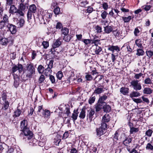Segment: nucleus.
I'll return each mask as SVG.
<instances>
[{"label":"nucleus","mask_w":153,"mask_h":153,"mask_svg":"<svg viewBox=\"0 0 153 153\" xmlns=\"http://www.w3.org/2000/svg\"><path fill=\"white\" fill-rule=\"evenodd\" d=\"M27 122L26 120H24L21 122L20 128L22 132L20 135L21 136L23 135L24 138L25 139L26 141L32 139L33 135V132L27 127Z\"/></svg>","instance_id":"nucleus-1"},{"label":"nucleus","mask_w":153,"mask_h":153,"mask_svg":"<svg viewBox=\"0 0 153 153\" xmlns=\"http://www.w3.org/2000/svg\"><path fill=\"white\" fill-rule=\"evenodd\" d=\"M108 50L112 52V53L111 54V57L112 62H114L118 56L117 54L115 55L114 54V51H115L117 52H118L120 51V48L117 45H110L108 47Z\"/></svg>","instance_id":"nucleus-2"},{"label":"nucleus","mask_w":153,"mask_h":153,"mask_svg":"<svg viewBox=\"0 0 153 153\" xmlns=\"http://www.w3.org/2000/svg\"><path fill=\"white\" fill-rule=\"evenodd\" d=\"M8 17L7 14H4L3 17L2 19L0 22V29L4 30L8 27L9 24Z\"/></svg>","instance_id":"nucleus-3"},{"label":"nucleus","mask_w":153,"mask_h":153,"mask_svg":"<svg viewBox=\"0 0 153 153\" xmlns=\"http://www.w3.org/2000/svg\"><path fill=\"white\" fill-rule=\"evenodd\" d=\"M26 76L29 78H32L33 74L35 73V69L33 64H28Z\"/></svg>","instance_id":"nucleus-4"},{"label":"nucleus","mask_w":153,"mask_h":153,"mask_svg":"<svg viewBox=\"0 0 153 153\" xmlns=\"http://www.w3.org/2000/svg\"><path fill=\"white\" fill-rule=\"evenodd\" d=\"M130 86L135 91H137L142 89V86L140 83H139V81L137 80H133L130 82Z\"/></svg>","instance_id":"nucleus-5"},{"label":"nucleus","mask_w":153,"mask_h":153,"mask_svg":"<svg viewBox=\"0 0 153 153\" xmlns=\"http://www.w3.org/2000/svg\"><path fill=\"white\" fill-rule=\"evenodd\" d=\"M9 11L10 13L13 15L16 13V15L18 17H20L19 14H22L21 12L18 9H17L14 5H11Z\"/></svg>","instance_id":"nucleus-6"},{"label":"nucleus","mask_w":153,"mask_h":153,"mask_svg":"<svg viewBox=\"0 0 153 153\" xmlns=\"http://www.w3.org/2000/svg\"><path fill=\"white\" fill-rule=\"evenodd\" d=\"M50 50V52H51V53L53 55V58L56 59H59L60 58L59 53L56 51L57 49L51 48Z\"/></svg>","instance_id":"nucleus-7"},{"label":"nucleus","mask_w":153,"mask_h":153,"mask_svg":"<svg viewBox=\"0 0 153 153\" xmlns=\"http://www.w3.org/2000/svg\"><path fill=\"white\" fill-rule=\"evenodd\" d=\"M95 113V111L94 109H91L88 111L87 117V118L89 119L91 121L92 120Z\"/></svg>","instance_id":"nucleus-8"},{"label":"nucleus","mask_w":153,"mask_h":153,"mask_svg":"<svg viewBox=\"0 0 153 153\" xmlns=\"http://www.w3.org/2000/svg\"><path fill=\"white\" fill-rule=\"evenodd\" d=\"M51 113L50 111L48 109H43V112L42 113L43 117L45 119L48 120L50 117L51 115Z\"/></svg>","instance_id":"nucleus-9"},{"label":"nucleus","mask_w":153,"mask_h":153,"mask_svg":"<svg viewBox=\"0 0 153 153\" xmlns=\"http://www.w3.org/2000/svg\"><path fill=\"white\" fill-rule=\"evenodd\" d=\"M26 6L22 3H21L20 4L18 10L21 12L22 13L21 14H19L20 17L24 16L25 14L24 12L25 9H26Z\"/></svg>","instance_id":"nucleus-10"},{"label":"nucleus","mask_w":153,"mask_h":153,"mask_svg":"<svg viewBox=\"0 0 153 153\" xmlns=\"http://www.w3.org/2000/svg\"><path fill=\"white\" fill-rule=\"evenodd\" d=\"M10 31L12 34L15 33L16 32V27L11 24L9 23L8 27Z\"/></svg>","instance_id":"nucleus-11"},{"label":"nucleus","mask_w":153,"mask_h":153,"mask_svg":"<svg viewBox=\"0 0 153 153\" xmlns=\"http://www.w3.org/2000/svg\"><path fill=\"white\" fill-rule=\"evenodd\" d=\"M104 86L103 85H100L98 86V87L95 90L93 94H100L103 92L104 90L103 89Z\"/></svg>","instance_id":"nucleus-12"},{"label":"nucleus","mask_w":153,"mask_h":153,"mask_svg":"<svg viewBox=\"0 0 153 153\" xmlns=\"http://www.w3.org/2000/svg\"><path fill=\"white\" fill-rule=\"evenodd\" d=\"M103 104L98 101L97 103L94 105V108L95 109V111L96 112H99L100 111L102 108L103 109Z\"/></svg>","instance_id":"nucleus-13"},{"label":"nucleus","mask_w":153,"mask_h":153,"mask_svg":"<svg viewBox=\"0 0 153 153\" xmlns=\"http://www.w3.org/2000/svg\"><path fill=\"white\" fill-rule=\"evenodd\" d=\"M129 89L128 88L125 87H122L120 90V92L124 95H126L129 93Z\"/></svg>","instance_id":"nucleus-14"},{"label":"nucleus","mask_w":153,"mask_h":153,"mask_svg":"<svg viewBox=\"0 0 153 153\" xmlns=\"http://www.w3.org/2000/svg\"><path fill=\"white\" fill-rule=\"evenodd\" d=\"M135 45L138 47V48H143V47L142 45V41L141 39H136L135 41Z\"/></svg>","instance_id":"nucleus-15"},{"label":"nucleus","mask_w":153,"mask_h":153,"mask_svg":"<svg viewBox=\"0 0 153 153\" xmlns=\"http://www.w3.org/2000/svg\"><path fill=\"white\" fill-rule=\"evenodd\" d=\"M25 23L24 19L21 18L19 20H18V22L17 23L16 25L18 26V28H21L24 25Z\"/></svg>","instance_id":"nucleus-16"},{"label":"nucleus","mask_w":153,"mask_h":153,"mask_svg":"<svg viewBox=\"0 0 153 153\" xmlns=\"http://www.w3.org/2000/svg\"><path fill=\"white\" fill-rule=\"evenodd\" d=\"M8 148V146L4 143H0V151L3 152L7 151Z\"/></svg>","instance_id":"nucleus-17"},{"label":"nucleus","mask_w":153,"mask_h":153,"mask_svg":"<svg viewBox=\"0 0 153 153\" xmlns=\"http://www.w3.org/2000/svg\"><path fill=\"white\" fill-rule=\"evenodd\" d=\"M2 104L3 105L1 108L2 110H6L8 109L9 105V102L8 101L2 102Z\"/></svg>","instance_id":"nucleus-18"},{"label":"nucleus","mask_w":153,"mask_h":153,"mask_svg":"<svg viewBox=\"0 0 153 153\" xmlns=\"http://www.w3.org/2000/svg\"><path fill=\"white\" fill-rule=\"evenodd\" d=\"M103 110L106 113L109 112L111 110V107L109 105L106 104V103L105 105L103 106Z\"/></svg>","instance_id":"nucleus-19"},{"label":"nucleus","mask_w":153,"mask_h":153,"mask_svg":"<svg viewBox=\"0 0 153 153\" xmlns=\"http://www.w3.org/2000/svg\"><path fill=\"white\" fill-rule=\"evenodd\" d=\"M136 54L138 56H142L145 54V52L143 50V48H137L136 50Z\"/></svg>","instance_id":"nucleus-20"},{"label":"nucleus","mask_w":153,"mask_h":153,"mask_svg":"<svg viewBox=\"0 0 153 153\" xmlns=\"http://www.w3.org/2000/svg\"><path fill=\"white\" fill-rule=\"evenodd\" d=\"M110 117L108 114H106L102 117V122L107 123L110 121Z\"/></svg>","instance_id":"nucleus-21"},{"label":"nucleus","mask_w":153,"mask_h":153,"mask_svg":"<svg viewBox=\"0 0 153 153\" xmlns=\"http://www.w3.org/2000/svg\"><path fill=\"white\" fill-rule=\"evenodd\" d=\"M61 39V38H59L55 41L53 45V48H55V49H56V48L58 47L61 45V42L60 41Z\"/></svg>","instance_id":"nucleus-22"},{"label":"nucleus","mask_w":153,"mask_h":153,"mask_svg":"<svg viewBox=\"0 0 153 153\" xmlns=\"http://www.w3.org/2000/svg\"><path fill=\"white\" fill-rule=\"evenodd\" d=\"M8 42V39L5 38H1L0 40V44L2 45H7Z\"/></svg>","instance_id":"nucleus-23"},{"label":"nucleus","mask_w":153,"mask_h":153,"mask_svg":"<svg viewBox=\"0 0 153 153\" xmlns=\"http://www.w3.org/2000/svg\"><path fill=\"white\" fill-rule=\"evenodd\" d=\"M107 96L103 95L99 97L98 101L103 104H106V102H105L104 101L107 99Z\"/></svg>","instance_id":"nucleus-24"},{"label":"nucleus","mask_w":153,"mask_h":153,"mask_svg":"<svg viewBox=\"0 0 153 153\" xmlns=\"http://www.w3.org/2000/svg\"><path fill=\"white\" fill-rule=\"evenodd\" d=\"M140 94L137 91H133L130 94V97L131 98L137 97L140 96Z\"/></svg>","instance_id":"nucleus-25"},{"label":"nucleus","mask_w":153,"mask_h":153,"mask_svg":"<svg viewBox=\"0 0 153 153\" xmlns=\"http://www.w3.org/2000/svg\"><path fill=\"white\" fill-rule=\"evenodd\" d=\"M104 31L106 33H109L113 30V27L108 25L104 27Z\"/></svg>","instance_id":"nucleus-26"},{"label":"nucleus","mask_w":153,"mask_h":153,"mask_svg":"<svg viewBox=\"0 0 153 153\" xmlns=\"http://www.w3.org/2000/svg\"><path fill=\"white\" fill-rule=\"evenodd\" d=\"M34 109H35L36 111L35 113L36 112L37 114H39L40 112L42 110H43V105H39L38 107H36V105L34 106Z\"/></svg>","instance_id":"nucleus-27"},{"label":"nucleus","mask_w":153,"mask_h":153,"mask_svg":"<svg viewBox=\"0 0 153 153\" xmlns=\"http://www.w3.org/2000/svg\"><path fill=\"white\" fill-rule=\"evenodd\" d=\"M119 134L118 132L116 131L115 133L113 135V144L115 145L117 143V141L118 140Z\"/></svg>","instance_id":"nucleus-28"},{"label":"nucleus","mask_w":153,"mask_h":153,"mask_svg":"<svg viewBox=\"0 0 153 153\" xmlns=\"http://www.w3.org/2000/svg\"><path fill=\"white\" fill-rule=\"evenodd\" d=\"M51 69V68L47 67V68L44 69V74L45 76H48L50 75L52 71Z\"/></svg>","instance_id":"nucleus-29"},{"label":"nucleus","mask_w":153,"mask_h":153,"mask_svg":"<svg viewBox=\"0 0 153 153\" xmlns=\"http://www.w3.org/2000/svg\"><path fill=\"white\" fill-rule=\"evenodd\" d=\"M146 56L149 58L153 57V49L147 50L146 51Z\"/></svg>","instance_id":"nucleus-30"},{"label":"nucleus","mask_w":153,"mask_h":153,"mask_svg":"<svg viewBox=\"0 0 153 153\" xmlns=\"http://www.w3.org/2000/svg\"><path fill=\"white\" fill-rule=\"evenodd\" d=\"M78 114V110L75 111L74 110V113L72 114L71 117L72 118L74 122L77 119Z\"/></svg>","instance_id":"nucleus-31"},{"label":"nucleus","mask_w":153,"mask_h":153,"mask_svg":"<svg viewBox=\"0 0 153 153\" xmlns=\"http://www.w3.org/2000/svg\"><path fill=\"white\" fill-rule=\"evenodd\" d=\"M152 93V90L150 88H145L143 90L144 94H150Z\"/></svg>","instance_id":"nucleus-32"},{"label":"nucleus","mask_w":153,"mask_h":153,"mask_svg":"<svg viewBox=\"0 0 153 153\" xmlns=\"http://www.w3.org/2000/svg\"><path fill=\"white\" fill-rule=\"evenodd\" d=\"M36 7L35 4H33L30 6L29 10H28L29 12L34 13L36 11Z\"/></svg>","instance_id":"nucleus-33"},{"label":"nucleus","mask_w":153,"mask_h":153,"mask_svg":"<svg viewBox=\"0 0 153 153\" xmlns=\"http://www.w3.org/2000/svg\"><path fill=\"white\" fill-rule=\"evenodd\" d=\"M152 4H148V3H147L146 4L144 5L142 7L143 9L144 10L146 11H149L152 7Z\"/></svg>","instance_id":"nucleus-34"},{"label":"nucleus","mask_w":153,"mask_h":153,"mask_svg":"<svg viewBox=\"0 0 153 153\" xmlns=\"http://www.w3.org/2000/svg\"><path fill=\"white\" fill-rule=\"evenodd\" d=\"M132 140L130 137H128L126 138L123 142V143L124 145L126 146H128L129 143H131V142Z\"/></svg>","instance_id":"nucleus-35"},{"label":"nucleus","mask_w":153,"mask_h":153,"mask_svg":"<svg viewBox=\"0 0 153 153\" xmlns=\"http://www.w3.org/2000/svg\"><path fill=\"white\" fill-rule=\"evenodd\" d=\"M85 116V111L84 108L82 109L80 112L79 117L80 119H84Z\"/></svg>","instance_id":"nucleus-36"},{"label":"nucleus","mask_w":153,"mask_h":153,"mask_svg":"<svg viewBox=\"0 0 153 153\" xmlns=\"http://www.w3.org/2000/svg\"><path fill=\"white\" fill-rule=\"evenodd\" d=\"M19 84V79L18 77L14 78V85L15 88H17Z\"/></svg>","instance_id":"nucleus-37"},{"label":"nucleus","mask_w":153,"mask_h":153,"mask_svg":"<svg viewBox=\"0 0 153 153\" xmlns=\"http://www.w3.org/2000/svg\"><path fill=\"white\" fill-rule=\"evenodd\" d=\"M45 68L42 65H39L37 68V71L40 74H42L44 72Z\"/></svg>","instance_id":"nucleus-38"},{"label":"nucleus","mask_w":153,"mask_h":153,"mask_svg":"<svg viewBox=\"0 0 153 153\" xmlns=\"http://www.w3.org/2000/svg\"><path fill=\"white\" fill-rule=\"evenodd\" d=\"M72 38V35L68 34L64 36L63 37V40L66 42H69L70 41Z\"/></svg>","instance_id":"nucleus-39"},{"label":"nucleus","mask_w":153,"mask_h":153,"mask_svg":"<svg viewBox=\"0 0 153 153\" xmlns=\"http://www.w3.org/2000/svg\"><path fill=\"white\" fill-rule=\"evenodd\" d=\"M104 130H103L101 128H97L96 130L97 134L100 136H101L104 134Z\"/></svg>","instance_id":"nucleus-40"},{"label":"nucleus","mask_w":153,"mask_h":153,"mask_svg":"<svg viewBox=\"0 0 153 153\" xmlns=\"http://www.w3.org/2000/svg\"><path fill=\"white\" fill-rule=\"evenodd\" d=\"M113 31V33L114 36L116 37H118L121 35L122 32L121 31L116 30H114Z\"/></svg>","instance_id":"nucleus-41"},{"label":"nucleus","mask_w":153,"mask_h":153,"mask_svg":"<svg viewBox=\"0 0 153 153\" xmlns=\"http://www.w3.org/2000/svg\"><path fill=\"white\" fill-rule=\"evenodd\" d=\"M122 17L124 23L129 22L131 19V16H129L127 17Z\"/></svg>","instance_id":"nucleus-42"},{"label":"nucleus","mask_w":153,"mask_h":153,"mask_svg":"<svg viewBox=\"0 0 153 153\" xmlns=\"http://www.w3.org/2000/svg\"><path fill=\"white\" fill-rule=\"evenodd\" d=\"M101 13V17L103 19H105L108 15V13L105 10H102Z\"/></svg>","instance_id":"nucleus-43"},{"label":"nucleus","mask_w":153,"mask_h":153,"mask_svg":"<svg viewBox=\"0 0 153 153\" xmlns=\"http://www.w3.org/2000/svg\"><path fill=\"white\" fill-rule=\"evenodd\" d=\"M140 27H136L134 30V33L135 36H137L139 35V33L140 32Z\"/></svg>","instance_id":"nucleus-44"},{"label":"nucleus","mask_w":153,"mask_h":153,"mask_svg":"<svg viewBox=\"0 0 153 153\" xmlns=\"http://www.w3.org/2000/svg\"><path fill=\"white\" fill-rule=\"evenodd\" d=\"M139 128L134 127L131 128L130 130V134H132L134 133H136L139 131Z\"/></svg>","instance_id":"nucleus-45"},{"label":"nucleus","mask_w":153,"mask_h":153,"mask_svg":"<svg viewBox=\"0 0 153 153\" xmlns=\"http://www.w3.org/2000/svg\"><path fill=\"white\" fill-rule=\"evenodd\" d=\"M62 33L64 35V36L68 35L69 33V30L67 28H63L61 30Z\"/></svg>","instance_id":"nucleus-46"},{"label":"nucleus","mask_w":153,"mask_h":153,"mask_svg":"<svg viewBox=\"0 0 153 153\" xmlns=\"http://www.w3.org/2000/svg\"><path fill=\"white\" fill-rule=\"evenodd\" d=\"M21 113V110L19 109H17L14 112V116H15V117H18L20 116Z\"/></svg>","instance_id":"nucleus-47"},{"label":"nucleus","mask_w":153,"mask_h":153,"mask_svg":"<svg viewBox=\"0 0 153 153\" xmlns=\"http://www.w3.org/2000/svg\"><path fill=\"white\" fill-rule=\"evenodd\" d=\"M144 83L146 84H150L152 83V82L150 78L148 77L145 79Z\"/></svg>","instance_id":"nucleus-48"},{"label":"nucleus","mask_w":153,"mask_h":153,"mask_svg":"<svg viewBox=\"0 0 153 153\" xmlns=\"http://www.w3.org/2000/svg\"><path fill=\"white\" fill-rule=\"evenodd\" d=\"M100 128L104 130H105L107 128V125L106 123L102 122Z\"/></svg>","instance_id":"nucleus-49"},{"label":"nucleus","mask_w":153,"mask_h":153,"mask_svg":"<svg viewBox=\"0 0 153 153\" xmlns=\"http://www.w3.org/2000/svg\"><path fill=\"white\" fill-rule=\"evenodd\" d=\"M61 140L60 139L57 137L54 139L53 142L56 145L58 146L59 145Z\"/></svg>","instance_id":"nucleus-50"},{"label":"nucleus","mask_w":153,"mask_h":153,"mask_svg":"<svg viewBox=\"0 0 153 153\" xmlns=\"http://www.w3.org/2000/svg\"><path fill=\"white\" fill-rule=\"evenodd\" d=\"M102 50V48L98 46H97L96 48V50L95 51V53L96 54H100V53L101 52Z\"/></svg>","instance_id":"nucleus-51"},{"label":"nucleus","mask_w":153,"mask_h":153,"mask_svg":"<svg viewBox=\"0 0 153 153\" xmlns=\"http://www.w3.org/2000/svg\"><path fill=\"white\" fill-rule=\"evenodd\" d=\"M146 148L147 150H153V146L150 143H149L147 144Z\"/></svg>","instance_id":"nucleus-52"},{"label":"nucleus","mask_w":153,"mask_h":153,"mask_svg":"<svg viewBox=\"0 0 153 153\" xmlns=\"http://www.w3.org/2000/svg\"><path fill=\"white\" fill-rule=\"evenodd\" d=\"M56 75L57 78L60 80L63 76L62 73L61 71H59L57 73Z\"/></svg>","instance_id":"nucleus-53"},{"label":"nucleus","mask_w":153,"mask_h":153,"mask_svg":"<svg viewBox=\"0 0 153 153\" xmlns=\"http://www.w3.org/2000/svg\"><path fill=\"white\" fill-rule=\"evenodd\" d=\"M53 12L56 15L59 14L60 13V8L59 7H56L54 9Z\"/></svg>","instance_id":"nucleus-54"},{"label":"nucleus","mask_w":153,"mask_h":153,"mask_svg":"<svg viewBox=\"0 0 153 153\" xmlns=\"http://www.w3.org/2000/svg\"><path fill=\"white\" fill-rule=\"evenodd\" d=\"M102 7L105 10H107L109 8L108 3L105 2H103Z\"/></svg>","instance_id":"nucleus-55"},{"label":"nucleus","mask_w":153,"mask_h":153,"mask_svg":"<svg viewBox=\"0 0 153 153\" xmlns=\"http://www.w3.org/2000/svg\"><path fill=\"white\" fill-rule=\"evenodd\" d=\"M14 150L13 148L11 147H10L9 148V147L8 146V148H7V151H5L4 152L5 153H14Z\"/></svg>","instance_id":"nucleus-56"},{"label":"nucleus","mask_w":153,"mask_h":153,"mask_svg":"<svg viewBox=\"0 0 153 153\" xmlns=\"http://www.w3.org/2000/svg\"><path fill=\"white\" fill-rule=\"evenodd\" d=\"M45 79V78L44 76L42 74L39 79V83H41L44 81Z\"/></svg>","instance_id":"nucleus-57"},{"label":"nucleus","mask_w":153,"mask_h":153,"mask_svg":"<svg viewBox=\"0 0 153 153\" xmlns=\"http://www.w3.org/2000/svg\"><path fill=\"white\" fill-rule=\"evenodd\" d=\"M1 98L2 100V102L7 101V95L4 92L3 93Z\"/></svg>","instance_id":"nucleus-58"},{"label":"nucleus","mask_w":153,"mask_h":153,"mask_svg":"<svg viewBox=\"0 0 153 153\" xmlns=\"http://www.w3.org/2000/svg\"><path fill=\"white\" fill-rule=\"evenodd\" d=\"M49 79L52 84H55L56 82L55 77L52 75H49Z\"/></svg>","instance_id":"nucleus-59"},{"label":"nucleus","mask_w":153,"mask_h":153,"mask_svg":"<svg viewBox=\"0 0 153 153\" xmlns=\"http://www.w3.org/2000/svg\"><path fill=\"white\" fill-rule=\"evenodd\" d=\"M42 45L44 48L46 49L49 46V43L47 41H43L42 42Z\"/></svg>","instance_id":"nucleus-60"},{"label":"nucleus","mask_w":153,"mask_h":153,"mask_svg":"<svg viewBox=\"0 0 153 153\" xmlns=\"http://www.w3.org/2000/svg\"><path fill=\"white\" fill-rule=\"evenodd\" d=\"M152 132L153 131L152 130L149 129L146 131L145 134L147 136L150 137L151 136Z\"/></svg>","instance_id":"nucleus-61"},{"label":"nucleus","mask_w":153,"mask_h":153,"mask_svg":"<svg viewBox=\"0 0 153 153\" xmlns=\"http://www.w3.org/2000/svg\"><path fill=\"white\" fill-rule=\"evenodd\" d=\"M91 43L94 44L95 45L98 46V44H100V40H91Z\"/></svg>","instance_id":"nucleus-62"},{"label":"nucleus","mask_w":153,"mask_h":153,"mask_svg":"<svg viewBox=\"0 0 153 153\" xmlns=\"http://www.w3.org/2000/svg\"><path fill=\"white\" fill-rule=\"evenodd\" d=\"M85 78L87 81H91L93 79V77L91 74H87L85 76Z\"/></svg>","instance_id":"nucleus-63"},{"label":"nucleus","mask_w":153,"mask_h":153,"mask_svg":"<svg viewBox=\"0 0 153 153\" xmlns=\"http://www.w3.org/2000/svg\"><path fill=\"white\" fill-rule=\"evenodd\" d=\"M95 97H91L89 100V103L90 104H91L94 102L95 101Z\"/></svg>","instance_id":"nucleus-64"}]
</instances>
